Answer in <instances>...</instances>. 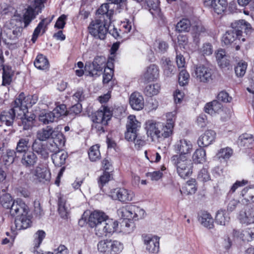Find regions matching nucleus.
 <instances>
[{
    "instance_id": "4be33fe9",
    "label": "nucleus",
    "mask_w": 254,
    "mask_h": 254,
    "mask_svg": "<svg viewBox=\"0 0 254 254\" xmlns=\"http://www.w3.org/2000/svg\"><path fill=\"white\" fill-rule=\"evenodd\" d=\"M174 147L175 151L179 153V155H185L190 153L192 145L190 141L182 139L176 143Z\"/></svg>"
},
{
    "instance_id": "79ce46f5",
    "label": "nucleus",
    "mask_w": 254,
    "mask_h": 254,
    "mask_svg": "<svg viewBox=\"0 0 254 254\" xmlns=\"http://www.w3.org/2000/svg\"><path fill=\"white\" fill-rule=\"evenodd\" d=\"M2 70V85L4 86L9 85L12 80V70L8 67L4 66L3 67Z\"/></svg>"
},
{
    "instance_id": "423d86ee",
    "label": "nucleus",
    "mask_w": 254,
    "mask_h": 254,
    "mask_svg": "<svg viewBox=\"0 0 254 254\" xmlns=\"http://www.w3.org/2000/svg\"><path fill=\"white\" fill-rule=\"evenodd\" d=\"M106 58L103 56H97L94 59L93 61L86 62L85 70L89 72L91 76H98L105 67Z\"/></svg>"
},
{
    "instance_id": "e2e57ef3",
    "label": "nucleus",
    "mask_w": 254,
    "mask_h": 254,
    "mask_svg": "<svg viewBox=\"0 0 254 254\" xmlns=\"http://www.w3.org/2000/svg\"><path fill=\"white\" fill-rule=\"evenodd\" d=\"M133 219L137 220L143 218L145 216V211L140 207L132 205Z\"/></svg>"
},
{
    "instance_id": "680f3d73",
    "label": "nucleus",
    "mask_w": 254,
    "mask_h": 254,
    "mask_svg": "<svg viewBox=\"0 0 254 254\" xmlns=\"http://www.w3.org/2000/svg\"><path fill=\"white\" fill-rule=\"evenodd\" d=\"M113 74L114 73L113 69L105 68L103 76V83L104 84H108L110 81L112 84H114V81L112 80Z\"/></svg>"
},
{
    "instance_id": "bb28decb",
    "label": "nucleus",
    "mask_w": 254,
    "mask_h": 254,
    "mask_svg": "<svg viewBox=\"0 0 254 254\" xmlns=\"http://www.w3.org/2000/svg\"><path fill=\"white\" fill-rule=\"evenodd\" d=\"M55 134V131L50 126H47L37 131L36 133V139L35 140L40 141H44L52 138Z\"/></svg>"
},
{
    "instance_id": "c756f323",
    "label": "nucleus",
    "mask_w": 254,
    "mask_h": 254,
    "mask_svg": "<svg viewBox=\"0 0 254 254\" xmlns=\"http://www.w3.org/2000/svg\"><path fill=\"white\" fill-rule=\"evenodd\" d=\"M161 62L164 73L166 76H171L176 73V68L169 58L163 57Z\"/></svg>"
},
{
    "instance_id": "c9c22d12",
    "label": "nucleus",
    "mask_w": 254,
    "mask_h": 254,
    "mask_svg": "<svg viewBox=\"0 0 254 254\" xmlns=\"http://www.w3.org/2000/svg\"><path fill=\"white\" fill-rule=\"evenodd\" d=\"M132 205H126L119 208L117 210L118 216L124 220L128 221L133 219Z\"/></svg>"
},
{
    "instance_id": "09e8293b",
    "label": "nucleus",
    "mask_w": 254,
    "mask_h": 254,
    "mask_svg": "<svg viewBox=\"0 0 254 254\" xmlns=\"http://www.w3.org/2000/svg\"><path fill=\"white\" fill-rule=\"evenodd\" d=\"M160 90V86L158 83L147 85L144 89V93L146 96L151 97L157 95Z\"/></svg>"
},
{
    "instance_id": "1a4fd4ad",
    "label": "nucleus",
    "mask_w": 254,
    "mask_h": 254,
    "mask_svg": "<svg viewBox=\"0 0 254 254\" xmlns=\"http://www.w3.org/2000/svg\"><path fill=\"white\" fill-rule=\"evenodd\" d=\"M195 77L199 82L208 83L213 79V70L209 66L199 65L195 67L194 70Z\"/></svg>"
},
{
    "instance_id": "49530a36",
    "label": "nucleus",
    "mask_w": 254,
    "mask_h": 254,
    "mask_svg": "<svg viewBox=\"0 0 254 254\" xmlns=\"http://www.w3.org/2000/svg\"><path fill=\"white\" fill-rule=\"evenodd\" d=\"M113 12V10H109V5L108 3L103 4L97 11V13L98 14L101 15L104 19L106 17L110 21Z\"/></svg>"
},
{
    "instance_id": "cd10ccee",
    "label": "nucleus",
    "mask_w": 254,
    "mask_h": 254,
    "mask_svg": "<svg viewBox=\"0 0 254 254\" xmlns=\"http://www.w3.org/2000/svg\"><path fill=\"white\" fill-rule=\"evenodd\" d=\"M199 222L204 227L212 229L214 227L213 219L211 214L207 211H201L198 215Z\"/></svg>"
},
{
    "instance_id": "4d7b16f0",
    "label": "nucleus",
    "mask_w": 254,
    "mask_h": 254,
    "mask_svg": "<svg viewBox=\"0 0 254 254\" xmlns=\"http://www.w3.org/2000/svg\"><path fill=\"white\" fill-rule=\"evenodd\" d=\"M52 112L57 121L60 117L66 115L67 110L66 106L64 104L58 106L53 110Z\"/></svg>"
},
{
    "instance_id": "ea45409f",
    "label": "nucleus",
    "mask_w": 254,
    "mask_h": 254,
    "mask_svg": "<svg viewBox=\"0 0 254 254\" xmlns=\"http://www.w3.org/2000/svg\"><path fill=\"white\" fill-rule=\"evenodd\" d=\"M58 211L61 217L66 218L69 213V207L66 203L65 200L62 196L58 199Z\"/></svg>"
},
{
    "instance_id": "3c124183",
    "label": "nucleus",
    "mask_w": 254,
    "mask_h": 254,
    "mask_svg": "<svg viewBox=\"0 0 254 254\" xmlns=\"http://www.w3.org/2000/svg\"><path fill=\"white\" fill-rule=\"evenodd\" d=\"M16 150L12 149H7L6 154L3 156V160L5 165L12 164L16 156Z\"/></svg>"
},
{
    "instance_id": "58836bf2",
    "label": "nucleus",
    "mask_w": 254,
    "mask_h": 254,
    "mask_svg": "<svg viewBox=\"0 0 254 254\" xmlns=\"http://www.w3.org/2000/svg\"><path fill=\"white\" fill-rule=\"evenodd\" d=\"M230 217L225 210H218L215 216V222L219 225L225 226L229 222Z\"/></svg>"
},
{
    "instance_id": "4468645a",
    "label": "nucleus",
    "mask_w": 254,
    "mask_h": 254,
    "mask_svg": "<svg viewBox=\"0 0 254 254\" xmlns=\"http://www.w3.org/2000/svg\"><path fill=\"white\" fill-rule=\"evenodd\" d=\"M146 250L150 253L157 254L159 251V238L150 235H142Z\"/></svg>"
},
{
    "instance_id": "0e129e2a",
    "label": "nucleus",
    "mask_w": 254,
    "mask_h": 254,
    "mask_svg": "<svg viewBox=\"0 0 254 254\" xmlns=\"http://www.w3.org/2000/svg\"><path fill=\"white\" fill-rule=\"evenodd\" d=\"M197 180L200 182H206L210 180V176L205 168L201 169L197 175Z\"/></svg>"
},
{
    "instance_id": "4c0bfd02",
    "label": "nucleus",
    "mask_w": 254,
    "mask_h": 254,
    "mask_svg": "<svg viewBox=\"0 0 254 254\" xmlns=\"http://www.w3.org/2000/svg\"><path fill=\"white\" fill-rule=\"evenodd\" d=\"M238 143L241 146L250 147L254 143V136L252 134L244 133L239 136Z\"/></svg>"
},
{
    "instance_id": "69168bd1",
    "label": "nucleus",
    "mask_w": 254,
    "mask_h": 254,
    "mask_svg": "<svg viewBox=\"0 0 254 254\" xmlns=\"http://www.w3.org/2000/svg\"><path fill=\"white\" fill-rule=\"evenodd\" d=\"M111 178V174L110 172L104 171L103 175L100 176L98 180V184L100 187H102L108 183Z\"/></svg>"
},
{
    "instance_id": "20e7f679",
    "label": "nucleus",
    "mask_w": 254,
    "mask_h": 254,
    "mask_svg": "<svg viewBox=\"0 0 254 254\" xmlns=\"http://www.w3.org/2000/svg\"><path fill=\"white\" fill-rule=\"evenodd\" d=\"M4 193L0 196V203L4 208L10 209L11 215L14 216L17 213L24 212L26 204L20 199L13 201L10 194L5 192V190H2Z\"/></svg>"
},
{
    "instance_id": "6e6d98bb",
    "label": "nucleus",
    "mask_w": 254,
    "mask_h": 254,
    "mask_svg": "<svg viewBox=\"0 0 254 254\" xmlns=\"http://www.w3.org/2000/svg\"><path fill=\"white\" fill-rule=\"evenodd\" d=\"M123 249L124 245L122 243L118 241L111 240L110 254H119Z\"/></svg>"
},
{
    "instance_id": "6e6552de",
    "label": "nucleus",
    "mask_w": 254,
    "mask_h": 254,
    "mask_svg": "<svg viewBox=\"0 0 254 254\" xmlns=\"http://www.w3.org/2000/svg\"><path fill=\"white\" fill-rule=\"evenodd\" d=\"M31 151L44 160L49 157L50 152H54L55 149H52L50 144H45L38 140H34L31 146Z\"/></svg>"
},
{
    "instance_id": "864d4df0",
    "label": "nucleus",
    "mask_w": 254,
    "mask_h": 254,
    "mask_svg": "<svg viewBox=\"0 0 254 254\" xmlns=\"http://www.w3.org/2000/svg\"><path fill=\"white\" fill-rule=\"evenodd\" d=\"M39 120L40 122H42L44 124H49L50 123L57 121L52 112L41 113L39 116Z\"/></svg>"
},
{
    "instance_id": "72a5a7b5",
    "label": "nucleus",
    "mask_w": 254,
    "mask_h": 254,
    "mask_svg": "<svg viewBox=\"0 0 254 254\" xmlns=\"http://www.w3.org/2000/svg\"><path fill=\"white\" fill-rule=\"evenodd\" d=\"M31 146L30 139L28 137L20 138L17 142L15 150L17 153L23 154L30 151L29 148Z\"/></svg>"
},
{
    "instance_id": "de8ad7c7",
    "label": "nucleus",
    "mask_w": 254,
    "mask_h": 254,
    "mask_svg": "<svg viewBox=\"0 0 254 254\" xmlns=\"http://www.w3.org/2000/svg\"><path fill=\"white\" fill-rule=\"evenodd\" d=\"M111 240L106 239L99 242L97 245L98 250L101 253L110 254Z\"/></svg>"
},
{
    "instance_id": "8fccbe9b",
    "label": "nucleus",
    "mask_w": 254,
    "mask_h": 254,
    "mask_svg": "<svg viewBox=\"0 0 254 254\" xmlns=\"http://www.w3.org/2000/svg\"><path fill=\"white\" fill-rule=\"evenodd\" d=\"M88 156L90 160L92 161H96L100 158L101 154L99 151V146L96 144L91 146L88 151Z\"/></svg>"
},
{
    "instance_id": "c85d7f7f",
    "label": "nucleus",
    "mask_w": 254,
    "mask_h": 254,
    "mask_svg": "<svg viewBox=\"0 0 254 254\" xmlns=\"http://www.w3.org/2000/svg\"><path fill=\"white\" fill-rule=\"evenodd\" d=\"M32 174L35 179L40 182L49 181L50 179V173L48 170L39 166L36 167L33 171Z\"/></svg>"
},
{
    "instance_id": "ddd939ff",
    "label": "nucleus",
    "mask_w": 254,
    "mask_h": 254,
    "mask_svg": "<svg viewBox=\"0 0 254 254\" xmlns=\"http://www.w3.org/2000/svg\"><path fill=\"white\" fill-rule=\"evenodd\" d=\"M24 212H19L14 216L16 217L14 221V224L17 230L25 229L31 225V220L27 216L29 209L26 204Z\"/></svg>"
},
{
    "instance_id": "473e14b6",
    "label": "nucleus",
    "mask_w": 254,
    "mask_h": 254,
    "mask_svg": "<svg viewBox=\"0 0 254 254\" xmlns=\"http://www.w3.org/2000/svg\"><path fill=\"white\" fill-rule=\"evenodd\" d=\"M159 75V71L158 67L155 64H151L149 66L143 75V78L145 81H151L157 79Z\"/></svg>"
},
{
    "instance_id": "9d476101",
    "label": "nucleus",
    "mask_w": 254,
    "mask_h": 254,
    "mask_svg": "<svg viewBox=\"0 0 254 254\" xmlns=\"http://www.w3.org/2000/svg\"><path fill=\"white\" fill-rule=\"evenodd\" d=\"M127 131L125 133L126 139H132L136 136L139 128L140 123L137 121L136 117L133 115H130L127 118Z\"/></svg>"
},
{
    "instance_id": "f704fd0d",
    "label": "nucleus",
    "mask_w": 254,
    "mask_h": 254,
    "mask_svg": "<svg viewBox=\"0 0 254 254\" xmlns=\"http://www.w3.org/2000/svg\"><path fill=\"white\" fill-rule=\"evenodd\" d=\"M52 138L53 139V144L50 143V146L52 149H55V151L64 146L65 139L62 132L55 131V134Z\"/></svg>"
},
{
    "instance_id": "c03bdc74",
    "label": "nucleus",
    "mask_w": 254,
    "mask_h": 254,
    "mask_svg": "<svg viewBox=\"0 0 254 254\" xmlns=\"http://www.w3.org/2000/svg\"><path fill=\"white\" fill-rule=\"evenodd\" d=\"M35 66L40 69L47 68L49 65L47 59L42 55H38L34 62Z\"/></svg>"
},
{
    "instance_id": "39448f33",
    "label": "nucleus",
    "mask_w": 254,
    "mask_h": 254,
    "mask_svg": "<svg viewBox=\"0 0 254 254\" xmlns=\"http://www.w3.org/2000/svg\"><path fill=\"white\" fill-rule=\"evenodd\" d=\"M171 161L176 167L178 175L186 179L192 173V164L185 155H175L172 157Z\"/></svg>"
},
{
    "instance_id": "052dcab7",
    "label": "nucleus",
    "mask_w": 254,
    "mask_h": 254,
    "mask_svg": "<svg viewBox=\"0 0 254 254\" xmlns=\"http://www.w3.org/2000/svg\"><path fill=\"white\" fill-rule=\"evenodd\" d=\"M190 74L186 70L182 69L180 70L178 80L180 85L185 86L188 83Z\"/></svg>"
},
{
    "instance_id": "393cba45",
    "label": "nucleus",
    "mask_w": 254,
    "mask_h": 254,
    "mask_svg": "<svg viewBox=\"0 0 254 254\" xmlns=\"http://www.w3.org/2000/svg\"><path fill=\"white\" fill-rule=\"evenodd\" d=\"M129 104L133 110H141L144 107L143 96L138 92L132 93L129 97Z\"/></svg>"
},
{
    "instance_id": "5701e85b",
    "label": "nucleus",
    "mask_w": 254,
    "mask_h": 254,
    "mask_svg": "<svg viewBox=\"0 0 254 254\" xmlns=\"http://www.w3.org/2000/svg\"><path fill=\"white\" fill-rule=\"evenodd\" d=\"M145 126L148 136L153 139L155 137H157V134L159 133L160 128L162 126V123L154 120H148L146 122Z\"/></svg>"
},
{
    "instance_id": "9b49d317",
    "label": "nucleus",
    "mask_w": 254,
    "mask_h": 254,
    "mask_svg": "<svg viewBox=\"0 0 254 254\" xmlns=\"http://www.w3.org/2000/svg\"><path fill=\"white\" fill-rule=\"evenodd\" d=\"M110 196L113 199L127 202L132 200L134 194L131 190L124 188H117L111 191Z\"/></svg>"
},
{
    "instance_id": "37998d69",
    "label": "nucleus",
    "mask_w": 254,
    "mask_h": 254,
    "mask_svg": "<svg viewBox=\"0 0 254 254\" xmlns=\"http://www.w3.org/2000/svg\"><path fill=\"white\" fill-rule=\"evenodd\" d=\"M169 48V45L166 42L156 40L154 43V49L156 53L163 54L166 52Z\"/></svg>"
},
{
    "instance_id": "f3484780",
    "label": "nucleus",
    "mask_w": 254,
    "mask_h": 254,
    "mask_svg": "<svg viewBox=\"0 0 254 254\" xmlns=\"http://www.w3.org/2000/svg\"><path fill=\"white\" fill-rule=\"evenodd\" d=\"M22 154L20 163L24 167L29 169L37 164L38 157L33 151L30 150Z\"/></svg>"
},
{
    "instance_id": "774afa93",
    "label": "nucleus",
    "mask_w": 254,
    "mask_h": 254,
    "mask_svg": "<svg viewBox=\"0 0 254 254\" xmlns=\"http://www.w3.org/2000/svg\"><path fill=\"white\" fill-rule=\"evenodd\" d=\"M129 141H133L136 148H139L145 144V141L142 136H139L138 134H136V136L132 139H127Z\"/></svg>"
},
{
    "instance_id": "f8f14e48",
    "label": "nucleus",
    "mask_w": 254,
    "mask_h": 254,
    "mask_svg": "<svg viewBox=\"0 0 254 254\" xmlns=\"http://www.w3.org/2000/svg\"><path fill=\"white\" fill-rule=\"evenodd\" d=\"M108 218V216L103 212L94 211L89 217L88 224L91 228H94L95 233L98 232V226H102L104 221Z\"/></svg>"
},
{
    "instance_id": "2eb2a0df",
    "label": "nucleus",
    "mask_w": 254,
    "mask_h": 254,
    "mask_svg": "<svg viewBox=\"0 0 254 254\" xmlns=\"http://www.w3.org/2000/svg\"><path fill=\"white\" fill-rule=\"evenodd\" d=\"M191 34L193 42L197 44L199 43L200 37L207 34V30L200 21L197 20L191 24Z\"/></svg>"
},
{
    "instance_id": "0eeeda50",
    "label": "nucleus",
    "mask_w": 254,
    "mask_h": 254,
    "mask_svg": "<svg viewBox=\"0 0 254 254\" xmlns=\"http://www.w3.org/2000/svg\"><path fill=\"white\" fill-rule=\"evenodd\" d=\"M88 30L90 34L94 37L103 40L105 38L107 33V27L106 23L102 22L101 19H98L90 23Z\"/></svg>"
},
{
    "instance_id": "338daca9",
    "label": "nucleus",
    "mask_w": 254,
    "mask_h": 254,
    "mask_svg": "<svg viewBox=\"0 0 254 254\" xmlns=\"http://www.w3.org/2000/svg\"><path fill=\"white\" fill-rule=\"evenodd\" d=\"M200 52L203 56H209L213 53V48L209 43H204L200 49Z\"/></svg>"
},
{
    "instance_id": "f03ea898",
    "label": "nucleus",
    "mask_w": 254,
    "mask_h": 254,
    "mask_svg": "<svg viewBox=\"0 0 254 254\" xmlns=\"http://www.w3.org/2000/svg\"><path fill=\"white\" fill-rule=\"evenodd\" d=\"M112 114L107 107H104L103 110H99L90 115V119L93 122L92 129L100 134L105 132L104 127L110 120Z\"/></svg>"
},
{
    "instance_id": "5fc2aeb1",
    "label": "nucleus",
    "mask_w": 254,
    "mask_h": 254,
    "mask_svg": "<svg viewBox=\"0 0 254 254\" xmlns=\"http://www.w3.org/2000/svg\"><path fill=\"white\" fill-rule=\"evenodd\" d=\"M241 235V240L243 241H252L254 239V228L242 230Z\"/></svg>"
},
{
    "instance_id": "2f4dec72",
    "label": "nucleus",
    "mask_w": 254,
    "mask_h": 254,
    "mask_svg": "<svg viewBox=\"0 0 254 254\" xmlns=\"http://www.w3.org/2000/svg\"><path fill=\"white\" fill-rule=\"evenodd\" d=\"M222 104L217 100H213L207 103L204 107L206 113L213 116L215 114H219L222 111Z\"/></svg>"
},
{
    "instance_id": "e433bc0d",
    "label": "nucleus",
    "mask_w": 254,
    "mask_h": 254,
    "mask_svg": "<svg viewBox=\"0 0 254 254\" xmlns=\"http://www.w3.org/2000/svg\"><path fill=\"white\" fill-rule=\"evenodd\" d=\"M233 150L229 147L220 149L216 154V157L220 162H227L232 156Z\"/></svg>"
},
{
    "instance_id": "412c9836",
    "label": "nucleus",
    "mask_w": 254,
    "mask_h": 254,
    "mask_svg": "<svg viewBox=\"0 0 254 254\" xmlns=\"http://www.w3.org/2000/svg\"><path fill=\"white\" fill-rule=\"evenodd\" d=\"M239 199L244 204L254 202V186L244 188L239 193Z\"/></svg>"
},
{
    "instance_id": "a19ab883",
    "label": "nucleus",
    "mask_w": 254,
    "mask_h": 254,
    "mask_svg": "<svg viewBox=\"0 0 254 254\" xmlns=\"http://www.w3.org/2000/svg\"><path fill=\"white\" fill-rule=\"evenodd\" d=\"M192 158L195 163H202L206 160L205 151L201 147L197 149L193 153Z\"/></svg>"
},
{
    "instance_id": "6ab92c4d",
    "label": "nucleus",
    "mask_w": 254,
    "mask_h": 254,
    "mask_svg": "<svg viewBox=\"0 0 254 254\" xmlns=\"http://www.w3.org/2000/svg\"><path fill=\"white\" fill-rule=\"evenodd\" d=\"M238 218L242 224L250 225L254 223V206L247 207L239 212Z\"/></svg>"
},
{
    "instance_id": "f257e3e1",
    "label": "nucleus",
    "mask_w": 254,
    "mask_h": 254,
    "mask_svg": "<svg viewBox=\"0 0 254 254\" xmlns=\"http://www.w3.org/2000/svg\"><path fill=\"white\" fill-rule=\"evenodd\" d=\"M232 29L228 30L224 35L222 40L225 45L233 43L237 40L245 41V38H243V31L248 32L250 25L244 20H241L232 23Z\"/></svg>"
},
{
    "instance_id": "b1692460",
    "label": "nucleus",
    "mask_w": 254,
    "mask_h": 254,
    "mask_svg": "<svg viewBox=\"0 0 254 254\" xmlns=\"http://www.w3.org/2000/svg\"><path fill=\"white\" fill-rule=\"evenodd\" d=\"M20 117V121L18 122L19 126L22 127L23 130H29L33 126V121L35 116L33 114L28 113L27 112L22 113Z\"/></svg>"
},
{
    "instance_id": "a18cd8bd",
    "label": "nucleus",
    "mask_w": 254,
    "mask_h": 254,
    "mask_svg": "<svg viewBox=\"0 0 254 254\" xmlns=\"http://www.w3.org/2000/svg\"><path fill=\"white\" fill-rule=\"evenodd\" d=\"M22 31L23 28L21 26H18L12 30L9 29L7 31H5V33L9 39L13 41L21 35Z\"/></svg>"
},
{
    "instance_id": "7c9ffc66",
    "label": "nucleus",
    "mask_w": 254,
    "mask_h": 254,
    "mask_svg": "<svg viewBox=\"0 0 254 254\" xmlns=\"http://www.w3.org/2000/svg\"><path fill=\"white\" fill-rule=\"evenodd\" d=\"M54 152H55L51 155L53 163L56 167H61L65 164L68 154L66 152L62 150H56Z\"/></svg>"
},
{
    "instance_id": "bf43d9fd",
    "label": "nucleus",
    "mask_w": 254,
    "mask_h": 254,
    "mask_svg": "<svg viewBox=\"0 0 254 254\" xmlns=\"http://www.w3.org/2000/svg\"><path fill=\"white\" fill-rule=\"evenodd\" d=\"M46 236V233L43 230H39L34 235V248H38Z\"/></svg>"
},
{
    "instance_id": "a878e982",
    "label": "nucleus",
    "mask_w": 254,
    "mask_h": 254,
    "mask_svg": "<svg viewBox=\"0 0 254 254\" xmlns=\"http://www.w3.org/2000/svg\"><path fill=\"white\" fill-rule=\"evenodd\" d=\"M21 96V100H20V104L18 105L19 107H21V105H25L26 108L25 110H22L23 113L27 112L28 108L32 106L34 104H36L38 100V97L37 95L34 94L33 95H28L25 97L23 93H21L16 99H19Z\"/></svg>"
},
{
    "instance_id": "a211bd4d",
    "label": "nucleus",
    "mask_w": 254,
    "mask_h": 254,
    "mask_svg": "<svg viewBox=\"0 0 254 254\" xmlns=\"http://www.w3.org/2000/svg\"><path fill=\"white\" fill-rule=\"evenodd\" d=\"M204 4L212 8L218 14H221L227 7V0H204Z\"/></svg>"
},
{
    "instance_id": "603ef678",
    "label": "nucleus",
    "mask_w": 254,
    "mask_h": 254,
    "mask_svg": "<svg viewBox=\"0 0 254 254\" xmlns=\"http://www.w3.org/2000/svg\"><path fill=\"white\" fill-rule=\"evenodd\" d=\"M191 24L189 19H183L177 24L176 30L180 32L189 31Z\"/></svg>"
},
{
    "instance_id": "aec40b11",
    "label": "nucleus",
    "mask_w": 254,
    "mask_h": 254,
    "mask_svg": "<svg viewBox=\"0 0 254 254\" xmlns=\"http://www.w3.org/2000/svg\"><path fill=\"white\" fill-rule=\"evenodd\" d=\"M215 137V132L214 130L208 129L199 137L197 144L200 147H207L214 141Z\"/></svg>"
},
{
    "instance_id": "dca6fc26",
    "label": "nucleus",
    "mask_w": 254,
    "mask_h": 254,
    "mask_svg": "<svg viewBox=\"0 0 254 254\" xmlns=\"http://www.w3.org/2000/svg\"><path fill=\"white\" fill-rule=\"evenodd\" d=\"M118 222L112 219H106L104 221L103 225L98 226V232L96 235L99 237L106 236L107 234H111L117 230Z\"/></svg>"
},
{
    "instance_id": "7ed1b4c3",
    "label": "nucleus",
    "mask_w": 254,
    "mask_h": 254,
    "mask_svg": "<svg viewBox=\"0 0 254 254\" xmlns=\"http://www.w3.org/2000/svg\"><path fill=\"white\" fill-rule=\"evenodd\" d=\"M21 98V96L20 98ZM20 99H15L11 104V108L1 112L0 115V121L7 126H12L16 117H18L22 114V110H25V105H21L19 107L18 105L20 104Z\"/></svg>"
},
{
    "instance_id": "13d9d810",
    "label": "nucleus",
    "mask_w": 254,
    "mask_h": 254,
    "mask_svg": "<svg viewBox=\"0 0 254 254\" xmlns=\"http://www.w3.org/2000/svg\"><path fill=\"white\" fill-rule=\"evenodd\" d=\"M247 66V63L245 62L241 61L239 62L235 68L236 75L238 77L243 76L246 73Z\"/></svg>"
}]
</instances>
